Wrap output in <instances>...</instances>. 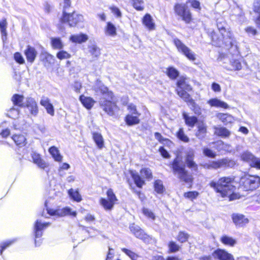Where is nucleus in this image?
Returning <instances> with one entry per match:
<instances>
[{"instance_id":"c756f323","label":"nucleus","mask_w":260,"mask_h":260,"mask_svg":"<svg viewBox=\"0 0 260 260\" xmlns=\"http://www.w3.org/2000/svg\"><path fill=\"white\" fill-rule=\"evenodd\" d=\"M79 99L83 105L88 109H91L95 103V101L91 98L87 97L83 95H81Z\"/></svg>"},{"instance_id":"2f4dec72","label":"nucleus","mask_w":260,"mask_h":260,"mask_svg":"<svg viewBox=\"0 0 260 260\" xmlns=\"http://www.w3.org/2000/svg\"><path fill=\"white\" fill-rule=\"evenodd\" d=\"M177 85L178 86L177 89L186 90L190 91L191 90V86L187 83L186 78L183 77H181L177 81Z\"/></svg>"},{"instance_id":"1a4fd4ad","label":"nucleus","mask_w":260,"mask_h":260,"mask_svg":"<svg viewBox=\"0 0 260 260\" xmlns=\"http://www.w3.org/2000/svg\"><path fill=\"white\" fill-rule=\"evenodd\" d=\"M45 206L46 207L47 212L50 215L57 216L58 217H63L67 215H71L75 217L77 215L76 211H72V209L68 207L56 209H48L47 208V202L46 201Z\"/></svg>"},{"instance_id":"58836bf2","label":"nucleus","mask_w":260,"mask_h":260,"mask_svg":"<svg viewBox=\"0 0 260 260\" xmlns=\"http://www.w3.org/2000/svg\"><path fill=\"white\" fill-rule=\"evenodd\" d=\"M183 117L185 120V123L190 127H193L197 122V118L195 116H189L187 113H183Z\"/></svg>"},{"instance_id":"a18cd8bd","label":"nucleus","mask_w":260,"mask_h":260,"mask_svg":"<svg viewBox=\"0 0 260 260\" xmlns=\"http://www.w3.org/2000/svg\"><path fill=\"white\" fill-rule=\"evenodd\" d=\"M41 56L45 63L51 64L54 61V56L47 52L42 53Z\"/></svg>"},{"instance_id":"6e6552de","label":"nucleus","mask_w":260,"mask_h":260,"mask_svg":"<svg viewBox=\"0 0 260 260\" xmlns=\"http://www.w3.org/2000/svg\"><path fill=\"white\" fill-rule=\"evenodd\" d=\"M173 42L179 53L184 55L190 61H193L196 59V55L194 52L186 46L180 40L178 39H174Z\"/></svg>"},{"instance_id":"0eeeda50","label":"nucleus","mask_w":260,"mask_h":260,"mask_svg":"<svg viewBox=\"0 0 260 260\" xmlns=\"http://www.w3.org/2000/svg\"><path fill=\"white\" fill-rule=\"evenodd\" d=\"M83 20V16L76 12L68 14L63 12L62 16L60 18V22L62 23H67L70 26L72 27L79 25Z\"/></svg>"},{"instance_id":"cd10ccee","label":"nucleus","mask_w":260,"mask_h":260,"mask_svg":"<svg viewBox=\"0 0 260 260\" xmlns=\"http://www.w3.org/2000/svg\"><path fill=\"white\" fill-rule=\"evenodd\" d=\"M105 34L106 36L115 37L117 35L116 28L115 25L110 22L107 23L105 27Z\"/></svg>"},{"instance_id":"c03bdc74","label":"nucleus","mask_w":260,"mask_h":260,"mask_svg":"<svg viewBox=\"0 0 260 260\" xmlns=\"http://www.w3.org/2000/svg\"><path fill=\"white\" fill-rule=\"evenodd\" d=\"M215 134L221 137H228L230 135V132L224 127H215Z\"/></svg>"},{"instance_id":"49530a36","label":"nucleus","mask_w":260,"mask_h":260,"mask_svg":"<svg viewBox=\"0 0 260 260\" xmlns=\"http://www.w3.org/2000/svg\"><path fill=\"white\" fill-rule=\"evenodd\" d=\"M167 75L171 79H176L179 76V72L173 67H169L167 70Z\"/></svg>"},{"instance_id":"de8ad7c7","label":"nucleus","mask_w":260,"mask_h":260,"mask_svg":"<svg viewBox=\"0 0 260 260\" xmlns=\"http://www.w3.org/2000/svg\"><path fill=\"white\" fill-rule=\"evenodd\" d=\"M121 251L127 255L132 260H137L138 255L132 250L125 248H121Z\"/></svg>"},{"instance_id":"ea45409f","label":"nucleus","mask_w":260,"mask_h":260,"mask_svg":"<svg viewBox=\"0 0 260 260\" xmlns=\"http://www.w3.org/2000/svg\"><path fill=\"white\" fill-rule=\"evenodd\" d=\"M198 131L196 133V136L199 139H202L206 133V126L204 123L201 122L198 124Z\"/></svg>"},{"instance_id":"f8f14e48","label":"nucleus","mask_w":260,"mask_h":260,"mask_svg":"<svg viewBox=\"0 0 260 260\" xmlns=\"http://www.w3.org/2000/svg\"><path fill=\"white\" fill-rule=\"evenodd\" d=\"M241 158L243 160L249 162L251 167L260 169V159L254 157L249 152H244L241 155Z\"/></svg>"},{"instance_id":"f704fd0d","label":"nucleus","mask_w":260,"mask_h":260,"mask_svg":"<svg viewBox=\"0 0 260 260\" xmlns=\"http://www.w3.org/2000/svg\"><path fill=\"white\" fill-rule=\"evenodd\" d=\"M70 199L75 202H80L82 201V197L78 190L71 188L68 191Z\"/></svg>"},{"instance_id":"ddd939ff","label":"nucleus","mask_w":260,"mask_h":260,"mask_svg":"<svg viewBox=\"0 0 260 260\" xmlns=\"http://www.w3.org/2000/svg\"><path fill=\"white\" fill-rule=\"evenodd\" d=\"M24 106L27 108L30 114L36 116L39 113L38 106L35 100L32 98H27Z\"/></svg>"},{"instance_id":"4468645a","label":"nucleus","mask_w":260,"mask_h":260,"mask_svg":"<svg viewBox=\"0 0 260 260\" xmlns=\"http://www.w3.org/2000/svg\"><path fill=\"white\" fill-rule=\"evenodd\" d=\"M24 54L27 61L30 63H32L36 59L38 52L34 47L27 45L24 51Z\"/></svg>"},{"instance_id":"bf43d9fd","label":"nucleus","mask_w":260,"mask_h":260,"mask_svg":"<svg viewBox=\"0 0 260 260\" xmlns=\"http://www.w3.org/2000/svg\"><path fill=\"white\" fill-rule=\"evenodd\" d=\"M127 109L129 111L128 114H132L133 115L140 116V115H141L140 113H139L137 111L136 107L134 105H133L132 104L128 105Z\"/></svg>"},{"instance_id":"c85d7f7f","label":"nucleus","mask_w":260,"mask_h":260,"mask_svg":"<svg viewBox=\"0 0 260 260\" xmlns=\"http://www.w3.org/2000/svg\"><path fill=\"white\" fill-rule=\"evenodd\" d=\"M51 45L54 49L61 50L64 47V44L61 39L59 37L50 38Z\"/></svg>"},{"instance_id":"680f3d73","label":"nucleus","mask_w":260,"mask_h":260,"mask_svg":"<svg viewBox=\"0 0 260 260\" xmlns=\"http://www.w3.org/2000/svg\"><path fill=\"white\" fill-rule=\"evenodd\" d=\"M188 237L189 236L187 234L181 232L179 233V235L177 237V239L179 242L183 243L187 241Z\"/></svg>"},{"instance_id":"9d476101","label":"nucleus","mask_w":260,"mask_h":260,"mask_svg":"<svg viewBox=\"0 0 260 260\" xmlns=\"http://www.w3.org/2000/svg\"><path fill=\"white\" fill-rule=\"evenodd\" d=\"M176 14L179 16L186 23H189L191 20V15L185 4H177L174 8Z\"/></svg>"},{"instance_id":"e433bc0d","label":"nucleus","mask_w":260,"mask_h":260,"mask_svg":"<svg viewBox=\"0 0 260 260\" xmlns=\"http://www.w3.org/2000/svg\"><path fill=\"white\" fill-rule=\"evenodd\" d=\"M138 115H133L132 114H127L125 118L126 124L128 125H133L137 124L140 122V119Z\"/></svg>"},{"instance_id":"2eb2a0df","label":"nucleus","mask_w":260,"mask_h":260,"mask_svg":"<svg viewBox=\"0 0 260 260\" xmlns=\"http://www.w3.org/2000/svg\"><path fill=\"white\" fill-rule=\"evenodd\" d=\"M131 232L138 238L144 240L148 236L138 225L132 224L129 225Z\"/></svg>"},{"instance_id":"39448f33","label":"nucleus","mask_w":260,"mask_h":260,"mask_svg":"<svg viewBox=\"0 0 260 260\" xmlns=\"http://www.w3.org/2000/svg\"><path fill=\"white\" fill-rule=\"evenodd\" d=\"M240 184L245 190H252L259 186L260 178L257 176L246 175L241 178Z\"/></svg>"},{"instance_id":"f257e3e1","label":"nucleus","mask_w":260,"mask_h":260,"mask_svg":"<svg viewBox=\"0 0 260 260\" xmlns=\"http://www.w3.org/2000/svg\"><path fill=\"white\" fill-rule=\"evenodd\" d=\"M217 26L220 36L216 37L215 32L212 35L213 43L216 46H221L224 45L226 49L231 50V53L234 55L239 53L237 42L234 38L232 32L226 28V24L224 21H217Z\"/></svg>"},{"instance_id":"bb28decb","label":"nucleus","mask_w":260,"mask_h":260,"mask_svg":"<svg viewBox=\"0 0 260 260\" xmlns=\"http://www.w3.org/2000/svg\"><path fill=\"white\" fill-rule=\"evenodd\" d=\"M12 139L16 145L20 147L25 146L27 143L25 136L22 134L13 135Z\"/></svg>"},{"instance_id":"b1692460","label":"nucleus","mask_w":260,"mask_h":260,"mask_svg":"<svg viewBox=\"0 0 260 260\" xmlns=\"http://www.w3.org/2000/svg\"><path fill=\"white\" fill-rule=\"evenodd\" d=\"M186 91V90L177 89V94L181 98L186 102L189 103L193 107H195L196 103Z\"/></svg>"},{"instance_id":"aec40b11","label":"nucleus","mask_w":260,"mask_h":260,"mask_svg":"<svg viewBox=\"0 0 260 260\" xmlns=\"http://www.w3.org/2000/svg\"><path fill=\"white\" fill-rule=\"evenodd\" d=\"M49 225V222L42 223L40 221L37 220L34 226L36 238L41 237L42 236V230L48 227Z\"/></svg>"},{"instance_id":"3c124183","label":"nucleus","mask_w":260,"mask_h":260,"mask_svg":"<svg viewBox=\"0 0 260 260\" xmlns=\"http://www.w3.org/2000/svg\"><path fill=\"white\" fill-rule=\"evenodd\" d=\"M106 195V199L111 201L113 203L116 204V202L118 201V199L114 193L113 190L111 188H109L107 190Z\"/></svg>"},{"instance_id":"79ce46f5","label":"nucleus","mask_w":260,"mask_h":260,"mask_svg":"<svg viewBox=\"0 0 260 260\" xmlns=\"http://www.w3.org/2000/svg\"><path fill=\"white\" fill-rule=\"evenodd\" d=\"M20 109L19 108L12 107L7 112V115L13 119L18 118L20 114Z\"/></svg>"},{"instance_id":"0e129e2a","label":"nucleus","mask_w":260,"mask_h":260,"mask_svg":"<svg viewBox=\"0 0 260 260\" xmlns=\"http://www.w3.org/2000/svg\"><path fill=\"white\" fill-rule=\"evenodd\" d=\"M203 153L205 155L211 158H214L216 156L215 153L208 148H204L203 149Z\"/></svg>"},{"instance_id":"774afa93","label":"nucleus","mask_w":260,"mask_h":260,"mask_svg":"<svg viewBox=\"0 0 260 260\" xmlns=\"http://www.w3.org/2000/svg\"><path fill=\"white\" fill-rule=\"evenodd\" d=\"M253 10L255 12H260V0H255L253 3Z\"/></svg>"},{"instance_id":"09e8293b","label":"nucleus","mask_w":260,"mask_h":260,"mask_svg":"<svg viewBox=\"0 0 260 260\" xmlns=\"http://www.w3.org/2000/svg\"><path fill=\"white\" fill-rule=\"evenodd\" d=\"M71 57V55L69 53L62 49L60 50L56 54V57L59 60L69 59Z\"/></svg>"},{"instance_id":"20e7f679","label":"nucleus","mask_w":260,"mask_h":260,"mask_svg":"<svg viewBox=\"0 0 260 260\" xmlns=\"http://www.w3.org/2000/svg\"><path fill=\"white\" fill-rule=\"evenodd\" d=\"M130 175L137 187L142 188L145 184L144 179L151 180L152 178L151 170L149 168H144L140 170V175L136 171L129 170Z\"/></svg>"},{"instance_id":"4c0bfd02","label":"nucleus","mask_w":260,"mask_h":260,"mask_svg":"<svg viewBox=\"0 0 260 260\" xmlns=\"http://www.w3.org/2000/svg\"><path fill=\"white\" fill-rule=\"evenodd\" d=\"M49 152L55 161L59 162L62 160V156L60 155L58 149L56 147L52 146L50 147L49 149Z\"/></svg>"},{"instance_id":"6e6d98bb","label":"nucleus","mask_w":260,"mask_h":260,"mask_svg":"<svg viewBox=\"0 0 260 260\" xmlns=\"http://www.w3.org/2000/svg\"><path fill=\"white\" fill-rule=\"evenodd\" d=\"M199 193L198 192L194 191H189L187 192H185L184 194V197L186 198H187L191 201L196 199L199 196Z\"/></svg>"},{"instance_id":"5fc2aeb1","label":"nucleus","mask_w":260,"mask_h":260,"mask_svg":"<svg viewBox=\"0 0 260 260\" xmlns=\"http://www.w3.org/2000/svg\"><path fill=\"white\" fill-rule=\"evenodd\" d=\"M134 7L138 11H142L144 9L143 0H133Z\"/></svg>"},{"instance_id":"72a5a7b5","label":"nucleus","mask_w":260,"mask_h":260,"mask_svg":"<svg viewBox=\"0 0 260 260\" xmlns=\"http://www.w3.org/2000/svg\"><path fill=\"white\" fill-rule=\"evenodd\" d=\"M100 204L104 208V209L107 211L112 210L115 204L107 199L104 198H101L100 199Z\"/></svg>"},{"instance_id":"7c9ffc66","label":"nucleus","mask_w":260,"mask_h":260,"mask_svg":"<svg viewBox=\"0 0 260 260\" xmlns=\"http://www.w3.org/2000/svg\"><path fill=\"white\" fill-rule=\"evenodd\" d=\"M92 138L99 149H101L104 147V139L100 133H93Z\"/></svg>"},{"instance_id":"37998d69","label":"nucleus","mask_w":260,"mask_h":260,"mask_svg":"<svg viewBox=\"0 0 260 260\" xmlns=\"http://www.w3.org/2000/svg\"><path fill=\"white\" fill-rule=\"evenodd\" d=\"M6 27H7V21L6 19H3V20L0 21V29L2 34V38L3 42H5L7 39V32H6Z\"/></svg>"},{"instance_id":"6ab92c4d","label":"nucleus","mask_w":260,"mask_h":260,"mask_svg":"<svg viewBox=\"0 0 260 260\" xmlns=\"http://www.w3.org/2000/svg\"><path fill=\"white\" fill-rule=\"evenodd\" d=\"M210 164L211 169H217L222 167H229L230 164H233V162L226 158H224L217 161H211Z\"/></svg>"},{"instance_id":"473e14b6","label":"nucleus","mask_w":260,"mask_h":260,"mask_svg":"<svg viewBox=\"0 0 260 260\" xmlns=\"http://www.w3.org/2000/svg\"><path fill=\"white\" fill-rule=\"evenodd\" d=\"M224 124L232 123L234 121V118L231 115L224 113H218L216 115Z\"/></svg>"},{"instance_id":"a878e982","label":"nucleus","mask_w":260,"mask_h":260,"mask_svg":"<svg viewBox=\"0 0 260 260\" xmlns=\"http://www.w3.org/2000/svg\"><path fill=\"white\" fill-rule=\"evenodd\" d=\"M88 39L87 35L84 34L72 35L70 37V41L74 43L81 44L85 42Z\"/></svg>"},{"instance_id":"13d9d810","label":"nucleus","mask_w":260,"mask_h":260,"mask_svg":"<svg viewBox=\"0 0 260 260\" xmlns=\"http://www.w3.org/2000/svg\"><path fill=\"white\" fill-rule=\"evenodd\" d=\"M177 137L182 141L187 142L189 141L188 138L185 135L182 128H180L177 133Z\"/></svg>"},{"instance_id":"338daca9","label":"nucleus","mask_w":260,"mask_h":260,"mask_svg":"<svg viewBox=\"0 0 260 260\" xmlns=\"http://www.w3.org/2000/svg\"><path fill=\"white\" fill-rule=\"evenodd\" d=\"M110 9L111 12L115 15L117 17H120L121 16V13L119 9L115 6H111Z\"/></svg>"},{"instance_id":"7ed1b4c3","label":"nucleus","mask_w":260,"mask_h":260,"mask_svg":"<svg viewBox=\"0 0 260 260\" xmlns=\"http://www.w3.org/2000/svg\"><path fill=\"white\" fill-rule=\"evenodd\" d=\"M99 90L102 94V97L99 101L100 107L108 115H114L117 107L116 104L112 102L113 97V93L109 91L107 87L104 85H101L99 87Z\"/></svg>"},{"instance_id":"e2e57ef3","label":"nucleus","mask_w":260,"mask_h":260,"mask_svg":"<svg viewBox=\"0 0 260 260\" xmlns=\"http://www.w3.org/2000/svg\"><path fill=\"white\" fill-rule=\"evenodd\" d=\"M13 243H14L13 240H8L2 243L0 246L1 254L2 255L3 250H4L6 248L10 246Z\"/></svg>"},{"instance_id":"a211bd4d","label":"nucleus","mask_w":260,"mask_h":260,"mask_svg":"<svg viewBox=\"0 0 260 260\" xmlns=\"http://www.w3.org/2000/svg\"><path fill=\"white\" fill-rule=\"evenodd\" d=\"M40 104L45 108L48 114H50L51 116L54 115V107L50 103V100L47 97H42L40 101Z\"/></svg>"},{"instance_id":"c9c22d12","label":"nucleus","mask_w":260,"mask_h":260,"mask_svg":"<svg viewBox=\"0 0 260 260\" xmlns=\"http://www.w3.org/2000/svg\"><path fill=\"white\" fill-rule=\"evenodd\" d=\"M11 100L15 106H17L19 107H24L25 104H24V96L22 95L18 94H15L12 97Z\"/></svg>"},{"instance_id":"4d7b16f0","label":"nucleus","mask_w":260,"mask_h":260,"mask_svg":"<svg viewBox=\"0 0 260 260\" xmlns=\"http://www.w3.org/2000/svg\"><path fill=\"white\" fill-rule=\"evenodd\" d=\"M170 252H176L179 250L180 247L174 241H170L169 243Z\"/></svg>"},{"instance_id":"423d86ee","label":"nucleus","mask_w":260,"mask_h":260,"mask_svg":"<svg viewBox=\"0 0 260 260\" xmlns=\"http://www.w3.org/2000/svg\"><path fill=\"white\" fill-rule=\"evenodd\" d=\"M172 169L174 174L176 175L181 180L185 182H190L191 181V176L188 174L184 166L181 164L177 158L174 160Z\"/></svg>"},{"instance_id":"8fccbe9b","label":"nucleus","mask_w":260,"mask_h":260,"mask_svg":"<svg viewBox=\"0 0 260 260\" xmlns=\"http://www.w3.org/2000/svg\"><path fill=\"white\" fill-rule=\"evenodd\" d=\"M155 191L158 193H162L164 191V187L162 182L160 180L155 181L154 184Z\"/></svg>"},{"instance_id":"412c9836","label":"nucleus","mask_w":260,"mask_h":260,"mask_svg":"<svg viewBox=\"0 0 260 260\" xmlns=\"http://www.w3.org/2000/svg\"><path fill=\"white\" fill-rule=\"evenodd\" d=\"M233 222L237 226H243L248 223V219L242 214H234L232 216Z\"/></svg>"},{"instance_id":"4be33fe9","label":"nucleus","mask_w":260,"mask_h":260,"mask_svg":"<svg viewBox=\"0 0 260 260\" xmlns=\"http://www.w3.org/2000/svg\"><path fill=\"white\" fill-rule=\"evenodd\" d=\"M207 103L211 107L223 109L229 108V105L227 103L217 98L211 99L207 102Z\"/></svg>"},{"instance_id":"69168bd1","label":"nucleus","mask_w":260,"mask_h":260,"mask_svg":"<svg viewBox=\"0 0 260 260\" xmlns=\"http://www.w3.org/2000/svg\"><path fill=\"white\" fill-rule=\"evenodd\" d=\"M217 143L219 146H221V148L224 150V151L228 152L232 151V148L230 145L226 144H224L222 141L218 142Z\"/></svg>"},{"instance_id":"864d4df0","label":"nucleus","mask_w":260,"mask_h":260,"mask_svg":"<svg viewBox=\"0 0 260 260\" xmlns=\"http://www.w3.org/2000/svg\"><path fill=\"white\" fill-rule=\"evenodd\" d=\"M232 67V70H240L242 68L241 62L237 59H234L230 61Z\"/></svg>"},{"instance_id":"a19ab883","label":"nucleus","mask_w":260,"mask_h":260,"mask_svg":"<svg viewBox=\"0 0 260 260\" xmlns=\"http://www.w3.org/2000/svg\"><path fill=\"white\" fill-rule=\"evenodd\" d=\"M220 241L224 245L233 246L236 243L235 239L226 235L222 236L220 238Z\"/></svg>"},{"instance_id":"f03ea898","label":"nucleus","mask_w":260,"mask_h":260,"mask_svg":"<svg viewBox=\"0 0 260 260\" xmlns=\"http://www.w3.org/2000/svg\"><path fill=\"white\" fill-rule=\"evenodd\" d=\"M233 180L231 177H222L217 182L212 181L210 186L221 197H228L232 201L239 198V195L234 192L236 188L232 184Z\"/></svg>"},{"instance_id":"f3484780","label":"nucleus","mask_w":260,"mask_h":260,"mask_svg":"<svg viewBox=\"0 0 260 260\" xmlns=\"http://www.w3.org/2000/svg\"><path fill=\"white\" fill-rule=\"evenodd\" d=\"M88 53L93 60H96L101 55V49L95 43H90L87 46Z\"/></svg>"},{"instance_id":"dca6fc26","label":"nucleus","mask_w":260,"mask_h":260,"mask_svg":"<svg viewBox=\"0 0 260 260\" xmlns=\"http://www.w3.org/2000/svg\"><path fill=\"white\" fill-rule=\"evenodd\" d=\"M213 256L219 260H234L233 256L225 250L218 249L213 253Z\"/></svg>"},{"instance_id":"9b49d317","label":"nucleus","mask_w":260,"mask_h":260,"mask_svg":"<svg viewBox=\"0 0 260 260\" xmlns=\"http://www.w3.org/2000/svg\"><path fill=\"white\" fill-rule=\"evenodd\" d=\"M194 151L192 149H188L185 151V163L186 166L192 171L198 172V165L194 161Z\"/></svg>"},{"instance_id":"603ef678","label":"nucleus","mask_w":260,"mask_h":260,"mask_svg":"<svg viewBox=\"0 0 260 260\" xmlns=\"http://www.w3.org/2000/svg\"><path fill=\"white\" fill-rule=\"evenodd\" d=\"M143 214L150 220H154L155 219V215L154 213L150 209L146 208L142 209Z\"/></svg>"},{"instance_id":"393cba45","label":"nucleus","mask_w":260,"mask_h":260,"mask_svg":"<svg viewBox=\"0 0 260 260\" xmlns=\"http://www.w3.org/2000/svg\"><path fill=\"white\" fill-rule=\"evenodd\" d=\"M143 24L149 30H152L155 29V23L153 18L149 14H146L143 18Z\"/></svg>"},{"instance_id":"5701e85b","label":"nucleus","mask_w":260,"mask_h":260,"mask_svg":"<svg viewBox=\"0 0 260 260\" xmlns=\"http://www.w3.org/2000/svg\"><path fill=\"white\" fill-rule=\"evenodd\" d=\"M31 155L33 162L39 168L44 169L48 166L47 164L43 159H42L39 154L36 152H32Z\"/></svg>"},{"instance_id":"052dcab7","label":"nucleus","mask_w":260,"mask_h":260,"mask_svg":"<svg viewBox=\"0 0 260 260\" xmlns=\"http://www.w3.org/2000/svg\"><path fill=\"white\" fill-rule=\"evenodd\" d=\"M14 57L15 61L17 62H18L20 64L24 63V62H25L24 59L20 53L16 52L14 55Z\"/></svg>"}]
</instances>
